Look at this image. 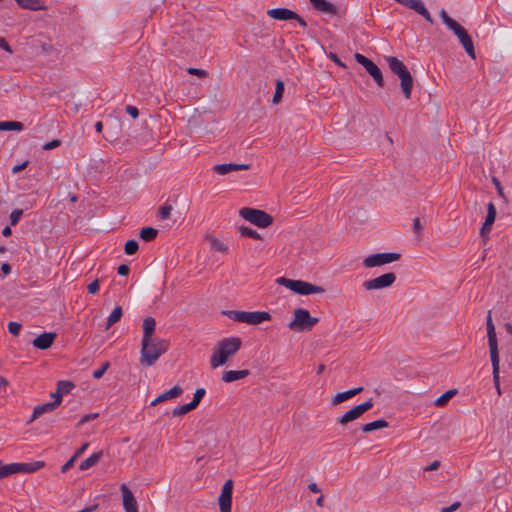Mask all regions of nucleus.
I'll list each match as a JSON object with an SVG mask.
<instances>
[{"label": "nucleus", "mask_w": 512, "mask_h": 512, "mask_svg": "<svg viewBox=\"0 0 512 512\" xmlns=\"http://www.w3.org/2000/svg\"><path fill=\"white\" fill-rule=\"evenodd\" d=\"M240 347L241 340L238 337H228L219 341L210 357L211 367L215 369L226 364Z\"/></svg>", "instance_id": "1"}, {"label": "nucleus", "mask_w": 512, "mask_h": 512, "mask_svg": "<svg viewBox=\"0 0 512 512\" xmlns=\"http://www.w3.org/2000/svg\"><path fill=\"white\" fill-rule=\"evenodd\" d=\"M168 342L164 339L154 337L142 339L140 351V363L144 366H152L168 349Z\"/></svg>", "instance_id": "2"}, {"label": "nucleus", "mask_w": 512, "mask_h": 512, "mask_svg": "<svg viewBox=\"0 0 512 512\" xmlns=\"http://www.w3.org/2000/svg\"><path fill=\"white\" fill-rule=\"evenodd\" d=\"M439 15L447 28L457 36L467 54L472 59H475L474 45L467 31L457 21L452 19L445 10H441Z\"/></svg>", "instance_id": "3"}, {"label": "nucleus", "mask_w": 512, "mask_h": 512, "mask_svg": "<svg viewBox=\"0 0 512 512\" xmlns=\"http://www.w3.org/2000/svg\"><path fill=\"white\" fill-rule=\"evenodd\" d=\"M439 15L447 28L457 36L467 54L472 59H475L474 45L467 31L457 21L452 19L445 10H441Z\"/></svg>", "instance_id": "4"}, {"label": "nucleus", "mask_w": 512, "mask_h": 512, "mask_svg": "<svg viewBox=\"0 0 512 512\" xmlns=\"http://www.w3.org/2000/svg\"><path fill=\"white\" fill-rule=\"evenodd\" d=\"M390 70L399 77L402 92L406 99L411 97L413 78L402 61L393 56L385 57Z\"/></svg>", "instance_id": "5"}, {"label": "nucleus", "mask_w": 512, "mask_h": 512, "mask_svg": "<svg viewBox=\"0 0 512 512\" xmlns=\"http://www.w3.org/2000/svg\"><path fill=\"white\" fill-rule=\"evenodd\" d=\"M276 282L279 285L284 286L287 289L300 295L320 294L325 292L323 287L313 285L302 280H292L285 277H280L276 279Z\"/></svg>", "instance_id": "6"}, {"label": "nucleus", "mask_w": 512, "mask_h": 512, "mask_svg": "<svg viewBox=\"0 0 512 512\" xmlns=\"http://www.w3.org/2000/svg\"><path fill=\"white\" fill-rule=\"evenodd\" d=\"M45 466L44 461H34L29 463H9L0 462V479H4L14 474L33 473Z\"/></svg>", "instance_id": "7"}, {"label": "nucleus", "mask_w": 512, "mask_h": 512, "mask_svg": "<svg viewBox=\"0 0 512 512\" xmlns=\"http://www.w3.org/2000/svg\"><path fill=\"white\" fill-rule=\"evenodd\" d=\"M230 319L240 322L246 323L250 325H258L264 321H268L271 319V315L266 311H239V310H231L225 313Z\"/></svg>", "instance_id": "8"}, {"label": "nucleus", "mask_w": 512, "mask_h": 512, "mask_svg": "<svg viewBox=\"0 0 512 512\" xmlns=\"http://www.w3.org/2000/svg\"><path fill=\"white\" fill-rule=\"evenodd\" d=\"M317 323L318 318L312 317L308 310L298 308L294 310L293 319L288 324V327L290 330L296 332L310 331Z\"/></svg>", "instance_id": "9"}, {"label": "nucleus", "mask_w": 512, "mask_h": 512, "mask_svg": "<svg viewBox=\"0 0 512 512\" xmlns=\"http://www.w3.org/2000/svg\"><path fill=\"white\" fill-rule=\"evenodd\" d=\"M239 215L260 228L268 227L273 221V218L265 211L254 208H242L239 211Z\"/></svg>", "instance_id": "10"}, {"label": "nucleus", "mask_w": 512, "mask_h": 512, "mask_svg": "<svg viewBox=\"0 0 512 512\" xmlns=\"http://www.w3.org/2000/svg\"><path fill=\"white\" fill-rule=\"evenodd\" d=\"M401 255L399 253L389 252V253H376L369 255L363 259V265L366 268L379 267L385 264H389L400 259Z\"/></svg>", "instance_id": "11"}, {"label": "nucleus", "mask_w": 512, "mask_h": 512, "mask_svg": "<svg viewBox=\"0 0 512 512\" xmlns=\"http://www.w3.org/2000/svg\"><path fill=\"white\" fill-rule=\"evenodd\" d=\"M395 281L396 275L392 272H389L376 278L364 281L362 283V287L367 291L380 290L390 287Z\"/></svg>", "instance_id": "12"}, {"label": "nucleus", "mask_w": 512, "mask_h": 512, "mask_svg": "<svg viewBox=\"0 0 512 512\" xmlns=\"http://www.w3.org/2000/svg\"><path fill=\"white\" fill-rule=\"evenodd\" d=\"M354 57H355V60L365 68L367 73L373 78V80L376 82V84L379 87H383L384 79H383V75H382V72L379 69V67L373 61H371L370 59H368L367 57H365L362 54L356 53L354 55Z\"/></svg>", "instance_id": "13"}, {"label": "nucleus", "mask_w": 512, "mask_h": 512, "mask_svg": "<svg viewBox=\"0 0 512 512\" xmlns=\"http://www.w3.org/2000/svg\"><path fill=\"white\" fill-rule=\"evenodd\" d=\"M486 328H487L490 359L498 360V359H500L499 351H498V342H497L495 326L492 321L491 311H488V314H487Z\"/></svg>", "instance_id": "14"}, {"label": "nucleus", "mask_w": 512, "mask_h": 512, "mask_svg": "<svg viewBox=\"0 0 512 512\" xmlns=\"http://www.w3.org/2000/svg\"><path fill=\"white\" fill-rule=\"evenodd\" d=\"M373 407L372 399L367 400L366 402L356 405L346 413H344L338 420V422L342 425L347 424L348 422L354 421L358 419L361 415H363L366 411L370 410Z\"/></svg>", "instance_id": "15"}, {"label": "nucleus", "mask_w": 512, "mask_h": 512, "mask_svg": "<svg viewBox=\"0 0 512 512\" xmlns=\"http://www.w3.org/2000/svg\"><path fill=\"white\" fill-rule=\"evenodd\" d=\"M232 491L233 481L229 479L224 483L218 500L221 512H231Z\"/></svg>", "instance_id": "16"}, {"label": "nucleus", "mask_w": 512, "mask_h": 512, "mask_svg": "<svg viewBox=\"0 0 512 512\" xmlns=\"http://www.w3.org/2000/svg\"><path fill=\"white\" fill-rule=\"evenodd\" d=\"M120 490L122 493L123 508H124L125 512H138L137 501H136L133 493L127 487V485L122 484L120 487Z\"/></svg>", "instance_id": "17"}, {"label": "nucleus", "mask_w": 512, "mask_h": 512, "mask_svg": "<svg viewBox=\"0 0 512 512\" xmlns=\"http://www.w3.org/2000/svg\"><path fill=\"white\" fill-rule=\"evenodd\" d=\"M312 7L323 14H327L330 16L338 15L339 9L338 7L327 1V0H309Z\"/></svg>", "instance_id": "18"}, {"label": "nucleus", "mask_w": 512, "mask_h": 512, "mask_svg": "<svg viewBox=\"0 0 512 512\" xmlns=\"http://www.w3.org/2000/svg\"><path fill=\"white\" fill-rule=\"evenodd\" d=\"M496 208H495V205L490 202L487 206V216H486V219L481 227V230H480V233L482 236H486L489 234V232L491 231L492 229V225L495 221V218H496Z\"/></svg>", "instance_id": "19"}, {"label": "nucleus", "mask_w": 512, "mask_h": 512, "mask_svg": "<svg viewBox=\"0 0 512 512\" xmlns=\"http://www.w3.org/2000/svg\"><path fill=\"white\" fill-rule=\"evenodd\" d=\"M249 164H235V163H225V164H217L213 167V170L220 174V175H226L233 171L238 170H247L249 169Z\"/></svg>", "instance_id": "20"}, {"label": "nucleus", "mask_w": 512, "mask_h": 512, "mask_svg": "<svg viewBox=\"0 0 512 512\" xmlns=\"http://www.w3.org/2000/svg\"><path fill=\"white\" fill-rule=\"evenodd\" d=\"M270 18L275 20H292L297 17V13L287 8H274L267 11Z\"/></svg>", "instance_id": "21"}, {"label": "nucleus", "mask_w": 512, "mask_h": 512, "mask_svg": "<svg viewBox=\"0 0 512 512\" xmlns=\"http://www.w3.org/2000/svg\"><path fill=\"white\" fill-rule=\"evenodd\" d=\"M56 338V334L55 333H43L39 336H37L32 344L34 347L38 348V349H41V350H45V349H48L54 342Z\"/></svg>", "instance_id": "22"}, {"label": "nucleus", "mask_w": 512, "mask_h": 512, "mask_svg": "<svg viewBox=\"0 0 512 512\" xmlns=\"http://www.w3.org/2000/svg\"><path fill=\"white\" fill-rule=\"evenodd\" d=\"M249 375L248 370H229L225 371L222 375V381L225 383H231L237 380L244 379Z\"/></svg>", "instance_id": "23"}, {"label": "nucleus", "mask_w": 512, "mask_h": 512, "mask_svg": "<svg viewBox=\"0 0 512 512\" xmlns=\"http://www.w3.org/2000/svg\"><path fill=\"white\" fill-rule=\"evenodd\" d=\"M23 9L31 11L46 10L47 6L41 0H15Z\"/></svg>", "instance_id": "24"}, {"label": "nucleus", "mask_w": 512, "mask_h": 512, "mask_svg": "<svg viewBox=\"0 0 512 512\" xmlns=\"http://www.w3.org/2000/svg\"><path fill=\"white\" fill-rule=\"evenodd\" d=\"M362 391H363V387H357V388H353V389H350V390H347L344 392L337 393L333 397L332 402L334 405L340 404L341 402L352 398L353 396L357 395L358 393H360Z\"/></svg>", "instance_id": "25"}, {"label": "nucleus", "mask_w": 512, "mask_h": 512, "mask_svg": "<svg viewBox=\"0 0 512 512\" xmlns=\"http://www.w3.org/2000/svg\"><path fill=\"white\" fill-rule=\"evenodd\" d=\"M156 327V321L152 317H146L143 321V337L142 339L154 338L153 334Z\"/></svg>", "instance_id": "26"}, {"label": "nucleus", "mask_w": 512, "mask_h": 512, "mask_svg": "<svg viewBox=\"0 0 512 512\" xmlns=\"http://www.w3.org/2000/svg\"><path fill=\"white\" fill-rule=\"evenodd\" d=\"M102 455H103L102 451L93 453L87 459H85L84 461H82L79 464V469L81 471H85V470H88L91 467L95 466L99 462V460L101 459Z\"/></svg>", "instance_id": "27"}, {"label": "nucleus", "mask_w": 512, "mask_h": 512, "mask_svg": "<svg viewBox=\"0 0 512 512\" xmlns=\"http://www.w3.org/2000/svg\"><path fill=\"white\" fill-rule=\"evenodd\" d=\"M55 408H56L55 404H52V402H48V403H44V404L36 406L34 408V411L32 413V416H31V419L29 420V422L34 421L35 419H37L38 417H40L41 415H43L45 413L53 411Z\"/></svg>", "instance_id": "28"}, {"label": "nucleus", "mask_w": 512, "mask_h": 512, "mask_svg": "<svg viewBox=\"0 0 512 512\" xmlns=\"http://www.w3.org/2000/svg\"><path fill=\"white\" fill-rule=\"evenodd\" d=\"M492 364V375H493V382L496 389L497 394L500 396L502 394L501 387H500V359L498 360H491Z\"/></svg>", "instance_id": "29"}, {"label": "nucleus", "mask_w": 512, "mask_h": 512, "mask_svg": "<svg viewBox=\"0 0 512 512\" xmlns=\"http://www.w3.org/2000/svg\"><path fill=\"white\" fill-rule=\"evenodd\" d=\"M387 426H388L387 421H385L383 419H379V420L364 424L362 426V431L364 433H368V432H372V431L379 430L382 428H386Z\"/></svg>", "instance_id": "30"}, {"label": "nucleus", "mask_w": 512, "mask_h": 512, "mask_svg": "<svg viewBox=\"0 0 512 512\" xmlns=\"http://www.w3.org/2000/svg\"><path fill=\"white\" fill-rule=\"evenodd\" d=\"M23 123L19 121H0V131H22Z\"/></svg>", "instance_id": "31"}, {"label": "nucleus", "mask_w": 512, "mask_h": 512, "mask_svg": "<svg viewBox=\"0 0 512 512\" xmlns=\"http://www.w3.org/2000/svg\"><path fill=\"white\" fill-rule=\"evenodd\" d=\"M122 314V308L120 306L115 307L108 316L106 329H109L112 325L117 323L121 319Z\"/></svg>", "instance_id": "32"}, {"label": "nucleus", "mask_w": 512, "mask_h": 512, "mask_svg": "<svg viewBox=\"0 0 512 512\" xmlns=\"http://www.w3.org/2000/svg\"><path fill=\"white\" fill-rule=\"evenodd\" d=\"M457 394V390L456 389H450L448 391H446L445 393H443L441 396H439L434 404L436 406H439V407H442L444 405H446V403L453 397Z\"/></svg>", "instance_id": "33"}, {"label": "nucleus", "mask_w": 512, "mask_h": 512, "mask_svg": "<svg viewBox=\"0 0 512 512\" xmlns=\"http://www.w3.org/2000/svg\"><path fill=\"white\" fill-rule=\"evenodd\" d=\"M183 392V389L179 385H175L170 390L160 394L162 401H166L175 397H178Z\"/></svg>", "instance_id": "34"}, {"label": "nucleus", "mask_w": 512, "mask_h": 512, "mask_svg": "<svg viewBox=\"0 0 512 512\" xmlns=\"http://www.w3.org/2000/svg\"><path fill=\"white\" fill-rule=\"evenodd\" d=\"M157 230L152 227H145L140 231V237L144 241H151L157 236Z\"/></svg>", "instance_id": "35"}, {"label": "nucleus", "mask_w": 512, "mask_h": 512, "mask_svg": "<svg viewBox=\"0 0 512 512\" xmlns=\"http://www.w3.org/2000/svg\"><path fill=\"white\" fill-rule=\"evenodd\" d=\"M283 93H284V83L281 80H277L276 81V89H275V93H274L272 102L274 104L280 103Z\"/></svg>", "instance_id": "36"}, {"label": "nucleus", "mask_w": 512, "mask_h": 512, "mask_svg": "<svg viewBox=\"0 0 512 512\" xmlns=\"http://www.w3.org/2000/svg\"><path fill=\"white\" fill-rule=\"evenodd\" d=\"M211 248L215 251L226 253L228 251V247L226 244H224L222 241H220L217 238H211L210 240Z\"/></svg>", "instance_id": "37"}, {"label": "nucleus", "mask_w": 512, "mask_h": 512, "mask_svg": "<svg viewBox=\"0 0 512 512\" xmlns=\"http://www.w3.org/2000/svg\"><path fill=\"white\" fill-rule=\"evenodd\" d=\"M139 248L138 242L135 240H129L125 243L124 251L127 255H133Z\"/></svg>", "instance_id": "38"}, {"label": "nucleus", "mask_w": 512, "mask_h": 512, "mask_svg": "<svg viewBox=\"0 0 512 512\" xmlns=\"http://www.w3.org/2000/svg\"><path fill=\"white\" fill-rule=\"evenodd\" d=\"M73 387H74V384L72 382L65 381V380L59 381L57 384V389L62 394L69 393L73 389Z\"/></svg>", "instance_id": "39"}, {"label": "nucleus", "mask_w": 512, "mask_h": 512, "mask_svg": "<svg viewBox=\"0 0 512 512\" xmlns=\"http://www.w3.org/2000/svg\"><path fill=\"white\" fill-rule=\"evenodd\" d=\"M239 231L243 236H247L253 239H261L259 233L256 230H253L249 227L241 226L239 228Z\"/></svg>", "instance_id": "40"}, {"label": "nucleus", "mask_w": 512, "mask_h": 512, "mask_svg": "<svg viewBox=\"0 0 512 512\" xmlns=\"http://www.w3.org/2000/svg\"><path fill=\"white\" fill-rule=\"evenodd\" d=\"M205 393H206V391L204 388H198L195 391L193 400L190 402V405H192V407L194 409L199 405V403H200L201 399L204 397Z\"/></svg>", "instance_id": "41"}, {"label": "nucleus", "mask_w": 512, "mask_h": 512, "mask_svg": "<svg viewBox=\"0 0 512 512\" xmlns=\"http://www.w3.org/2000/svg\"><path fill=\"white\" fill-rule=\"evenodd\" d=\"M193 409L194 408L192 407V405L188 403L185 405L177 406L176 408L173 409L172 413L174 416H181L192 411Z\"/></svg>", "instance_id": "42"}, {"label": "nucleus", "mask_w": 512, "mask_h": 512, "mask_svg": "<svg viewBox=\"0 0 512 512\" xmlns=\"http://www.w3.org/2000/svg\"><path fill=\"white\" fill-rule=\"evenodd\" d=\"M172 206L169 204H164L159 210V217L162 220L168 219L171 215Z\"/></svg>", "instance_id": "43"}, {"label": "nucleus", "mask_w": 512, "mask_h": 512, "mask_svg": "<svg viewBox=\"0 0 512 512\" xmlns=\"http://www.w3.org/2000/svg\"><path fill=\"white\" fill-rule=\"evenodd\" d=\"M109 367H110V363L109 362H104L99 369H96L93 372V377L95 379H100L104 375V373L107 371V369Z\"/></svg>", "instance_id": "44"}, {"label": "nucleus", "mask_w": 512, "mask_h": 512, "mask_svg": "<svg viewBox=\"0 0 512 512\" xmlns=\"http://www.w3.org/2000/svg\"><path fill=\"white\" fill-rule=\"evenodd\" d=\"M22 214H23V211L21 209L13 210L11 212V214H10V223H11V225H13V226L16 225L19 222Z\"/></svg>", "instance_id": "45"}, {"label": "nucleus", "mask_w": 512, "mask_h": 512, "mask_svg": "<svg viewBox=\"0 0 512 512\" xmlns=\"http://www.w3.org/2000/svg\"><path fill=\"white\" fill-rule=\"evenodd\" d=\"M506 483H507V481H506V476H505L504 474H498V475L493 479V485H494L496 488L503 487Z\"/></svg>", "instance_id": "46"}, {"label": "nucleus", "mask_w": 512, "mask_h": 512, "mask_svg": "<svg viewBox=\"0 0 512 512\" xmlns=\"http://www.w3.org/2000/svg\"><path fill=\"white\" fill-rule=\"evenodd\" d=\"M8 330L12 335L18 336L21 330V324L17 322H9Z\"/></svg>", "instance_id": "47"}, {"label": "nucleus", "mask_w": 512, "mask_h": 512, "mask_svg": "<svg viewBox=\"0 0 512 512\" xmlns=\"http://www.w3.org/2000/svg\"><path fill=\"white\" fill-rule=\"evenodd\" d=\"M187 72L191 75H196L198 77H205L207 75V72L205 70L197 68H188Z\"/></svg>", "instance_id": "48"}, {"label": "nucleus", "mask_w": 512, "mask_h": 512, "mask_svg": "<svg viewBox=\"0 0 512 512\" xmlns=\"http://www.w3.org/2000/svg\"><path fill=\"white\" fill-rule=\"evenodd\" d=\"M76 457L72 456L61 468L63 473H66L75 463Z\"/></svg>", "instance_id": "49"}, {"label": "nucleus", "mask_w": 512, "mask_h": 512, "mask_svg": "<svg viewBox=\"0 0 512 512\" xmlns=\"http://www.w3.org/2000/svg\"><path fill=\"white\" fill-rule=\"evenodd\" d=\"M62 393L60 391H56L55 393L51 394V397L54 399L52 404H55V407H58L62 400Z\"/></svg>", "instance_id": "50"}, {"label": "nucleus", "mask_w": 512, "mask_h": 512, "mask_svg": "<svg viewBox=\"0 0 512 512\" xmlns=\"http://www.w3.org/2000/svg\"><path fill=\"white\" fill-rule=\"evenodd\" d=\"M97 417L98 413L85 414L81 417L79 424H84L90 420L96 419Z\"/></svg>", "instance_id": "51"}, {"label": "nucleus", "mask_w": 512, "mask_h": 512, "mask_svg": "<svg viewBox=\"0 0 512 512\" xmlns=\"http://www.w3.org/2000/svg\"><path fill=\"white\" fill-rule=\"evenodd\" d=\"M461 506L460 502H454L452 505L448 507H443L440 509V512H454Z\"/></svg>", "instance_id": "52"}, {"label": "nucleus", "mask_w": 512, "mask_h": 512, "mask_svg": "<svg viewBox=\"0 0 512 512\" xmlns=\"http://www.w3.org/2000/svg\"><path fill=\"white\" fill-rule=\"evenodd\" d=\"M98 289H99V281L98 280H94L87 286V290L91 294H95L98 291Z\"/></svg>", "instance_id": "53"}, {"label": "nucleus", "mask_w": 512, "mask_h": 512, "mask_svg": "<svg viewBox=\"0 0 512 512\" xmlns=\"http://www.w3.org/2000/svg\"><path fill=\"white\" fill-rule=\"evenodd\" d=\"M413 229H414L415 233L418 235H420L422 233L423 227L421 225L419 218H415L413 220Z\"/></svg>", "instance_id": "54"}, {"label": "nucleus", "mask_w": 512, "mask_h": 512, "mask_svg": "<svg viewBox=\"0 0 512 512\" xmlns=\"http://www.w3.org/2000/svg\"><path fill=\"white\" fill-rule=\"evenodd\" d=\"M126 112L133 118H137L139 115L138 109L132 105L126 106Z\"/></svg>", "instance_id": "55"}, {"label": "nucleus", "mask_w": 512, "mask_h": 512, "mask_svg": "<svg viewBox=\"0 0 512 512\" xmlns=\"http://www.w3.org/2000/svg\"><path fill=\"white\" fill-rule=\"evenodd\" d=\"M59 145H60V141L55 139V140H52V141L47 142L46 144H44L43 149L44 150H51V149H54V148L58 147Z\"/></svg>", "instance_id": "56"}, {"label": "nucleus", "mask_w": 512, "mask_h": 512, "mask_svg": "<svg viewBox=\"0 0 512 512\" xmlns=\"http://www.w3.org/2000/svg\"><path fill=\"white\" fill-rule=\"evenodd\" d=\"M29 162L28 161H24L20 164H17L15 165L13 168H12V172L14 174L16 173H19L20 171L24 170L27 166H28Z\"/></svg>", "instance_id": "57"}, {"label": "nucleus", "mask_w": 512, "mask_h": 512, "mask_svg": "<svg viewBox=\"0 0 512 512\" xmlns=\"http://www.w3.org/2000/svg\"><path fill=\"white\" fill-rule=\"evenodd\" d=\"M88 446H89V443H87V442H86V443H84V444H82V445H81V446L76 450V452L74 453V455H73V456H74V457H76V458H78L80 455H82V454L86 451V449L88 448Z\"/></svg>", "instance_id": "58"}, {"label": "nucleus", "mask_w": 512, "mask_h": 512, "mask_svg": "<svg viewBox=\"0 0 512 512\" xmlns=\"http://www.w3.org/2000/svg\"><path fill=\"white\" fill-rule=\"evenodd\" d=\"M0 48L7 51L8 53H12V49L9 46V44L6 42V40L3 37H0Z\"/></svg>", "instance_id": "59"}, {"label": "nucleus", "mask_w": 512, "mask_h": 512, "mask_svg": "<svg viewBox=\"0 0 512 512\" xmlns=\"http://www.w3.org/2000/svg\"><path fill=\"white\" fill-rule=\"evenodd\" d=\"M129 270L130 269H129L128 265H120L118 267V274L121 276H126V275H128Z\"/></svg>", "instance_id": "60"}, {"label": "nucleus", "mask_w": 512, "mask_h": 512, "mask_svg": "<svg viewBox=\"0 0 512 512\" xmlns=\"http://www.w3.org/2000/svg\"><path fill=\"white\" fill-rule=\"evenodd\" d=\"M440 467L439 461H433L430 465L424 468L425 471H433Z\"/></svg>", "instance_id": "61"}, {"label": "nucleus", "mask_w": 512, "mask_h": 512, "mask_svg": "<svg viewBox=\"0 0 512 512\" xmlns=\"http://www.w3.org/2000/svg\"><path fill=\"white\" fill-rule=\"evenodd\" d=\"M330 59L334 61L338 66L345 67L344 63L337 57L336 54L331 53Z\"/></svg>", "instance_id": "62"}, {"label": "nucleus", "mask_w": 512, "mask_h": 512, "mask_svg": "<svg viewBox=\"0 0 512 512\" xmlns=\"http://www.w3.org/2000/svg\"><path fill=\"white\" fill-rule=\"evenodd\" d=\"M308 489L313 492V493H318L320 492V488L318 487V485L316 483H310L308 485Z\"/></svg>", "instance_id": "63"}, {"label": "nucleus", "mask_w": 512, "mask_h": 512, "mask_svg": "<svg viewBox=\"0 0 512 512\" xmlns=\"http://www.w3.org/2000/svg\"><path fill=\"white\" fill-rule=\"evenodd\" d=\"M1 271H2L5 275L9 274V273L11 272V267H10V265H9V264H7V263L2 264V266H1Z\"/></svg>", "instance_id": "64"}]
</instances>
